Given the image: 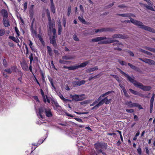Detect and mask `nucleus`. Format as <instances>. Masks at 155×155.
<instances>
[{"label": "nucleus", "mask_w": 155, "mask_h": 155, "mask_svg": "<svg viewBox=\"0 0 155 155\" xmlns=\"http://www.w3.org/2000/svg\"><path fill=\"white\" fill-rule=\"evenodd\" d=\"M154 98L153 97H151L150 101V105H153V103Z\"/></svg>", "instance_id": "nucleus-50"}, {"label": "nucleus", "mask_w": 155, "mask_h": 155, "mask_svg": "<svg viewBox=\"0 0 155 155\" xmlns=\"http://www.w3.org/2000/svg\"><path fill=\"white\" fill-rule=\"evenodd\" d=\"M73 38L76 41H80L79 39L78 38L77 36L76 35H74L73 37Z\"/></svg>", "instance_id": "nucleus-38"}, {"label": "nucleus", "mask_w": 155, "mask_h": 155, "mask_svg": "<svg viewBox=\"0 0 155 155\" xmlns=\"http://www.w3.org/2000/svg\"><path fill=\"white\" fill-rule=\"evenodd\" d=\"M89 61H86L84 62L81 63L80 64L78 65V68H81L85 67L89 63Z\"/></svg>", "instance_id": "nucleus-17"}, {"label": "nucleus", "mask_w": 155, "mask_h": 155, "mask_svg": "<svg viewBox=\"0 0 155 155\" xmlns=\"http://www.w3.org/2000/svg\"><path fill=\"white\" fill-rule=\"evenodd\" d=\"M129 18L130 20V21L129 20H125L124 22L128 23L131 22L134 25L138 26L139 28L141 29L155 33V30L153 28L148 26L144 25L143 23L140 21L134 20L131 18Z\"/></svg>", "instance_id": "nucleus-2"}, {"label": "nucleus", "mask_w": 155, "mask_h": 155, "mask_svg": "<svg viewBox=\"0 0 155 155\" xmlns=\"http://www.w3.org/2000/svg\"><path fill=\"white\" fill-rule=\"evenodd\" d=\"M5 72L4 71H3V75L4 76V77H5V78H7L8 77V75H7V74H6L5 73Z\"/></svg>", "instance_id": "nucleus-58"}, {"label": "nucleus", "mask_w": 155, "mask_h": 155, "mask_svg": "<svg viewBox=\"0 0 155 155\" xmlns=\"http://www.w3.org/2000/svg\"><path fill=\"white\" fill-rule=\"evenodd\" d=\"M21 66L24 70H26L28 68L27 64L25 62H23L21 64Z\"/></svg>", "instance_id": "nucleus-23"}, {"label": "nucleus", "mask_w": 155, "mask_h": 155, "mask_svg": "<svg viewBox=\"0 0 155 155\" xmlns=\"http://www.w3.org/2000/svg\"><path fill=\"white\" fill-rule=\"evenodd\" d=\"M145 62L149 65H155V61L150 59L146 58Z\"/></svg>", "instance_id": "nucleus-13"}, {"label": "nucleus", "mask_w": 155, "mask_h": 155, "mask_svg": "<svg viewBox=\"0 0 155 155\" xmlns=\"http://www.w3.org/2000/svg\"><path fill=\"white\" fill-rule=\"evenodd\" d=\"M110 75L113 76L114 78H115L116 80H117L119 77L116 75L114 74H110Z\"/></svg>", "instance_id": "nucleus-55"}, {"label": "nucleus", "mask_w": 155, "mask_h": 155, "mask_svg": "<svg viewBox=\"0 0 155 155\" xmlns=\"http://www.w3.org/2000/svg\"><path fill=\"white\" fill-rule=\"evenodd\" d=\"M59 62L60 63L62 64H66L67 62V61H65L63 60L62 59H60L59 61Z\"/></svg>", "instance_id": "nucleus-46"}, {"label": "nucleus", "mask_w": 155, "mask_h": 155, "mask_svg": "<svg viewBox=\"0 0 155 155\" xmlns=\"http://www.w3.org/2000/svg\"><path fill=\"white\" fill-rule=\"evenodd\" d=\"M117 69L121 73L124 75L126 77L128 80H129L130 82L132 83L135 87L139 88L140 89L145 91H149L151 89V87H150L143 85L141 83L134 80V78L133 76L132 77V78H131L129 75L122 71L120 69L118 68Z\"/></svg>", "instance_id": "nucleus-1"}, {"label": "nucleus", "mask_w": 155, "mask_h": 155, "mask_svg": "<svg viewBox=\"0 0 155 155\" xmlns=\"http://www.w3.org/2000/svg\"><path fill=\"white\" fill-rule=\"evenodd\" d=\"M46 12L47 15V16L48 18V21H50L51 23V19L50 15V13L48 9L46 10ZM50 25H51V23L50 24Z\"/></svg>", "instance_id": "nucleus-25"}, {"label": "nucleus", "mask_w": 155, "mask_h": 155, "mask_svg": "<svg viewBox=\"0 0 155 155\" xmlns=\"http://www.w3.org/2000/svg\"><path fill=\"white\" fill-rule=\"evenodd\" d=\"M117 15H119L123 17H129L130 16V14L129 13L126 14H118Z\"/></svg>", "instance_id": "nucleus-22"}, {"label": "nucleus", "mask_w": 155, "mask_h": 155, "mask_svg": "<svg viewBox=\"0 0 155 155\" xmlns=\"http://www.w3.org/2000/svg\"><path fill=\"white\" fill-rule=\"evenodd\" d=\"M74 119L80 122H83V121L80 118H74Z\"/></svg>", "instance_id": "nucleus-49"}, {"label": "nucleus", "mask_w": 155, "mask_h": 155, "mask_svg": "<svg viewBox=\"0 0 155 155\" xmlns=\"http://www.w3.org/2000/svg\"><path fill=\"white\" fill-rule=\"evenodd\" d=\"M118 61L122 65H126V62L124 61H121L120 60H118Z\"/></svg>", "instance_id": "nucleus-35"}, {"label": "nucleus", "mask_w": 155, "mask_h": 155, "mask_svg": "<svg viewBox=\"0 0 155 155\" xmlns=\"http://www.w3.org/2000/svg\"><path fill=\"white\" fill-rule=\"evenodd\" d=\"M2 64L5 67H7L8 66V64L7 61L5 59H3Z\"/></svg>", "instance_id": "nucleus-33"}, {"label": "nucleus", "mask_w": 155, "mask_h": 155, "mask_svg": "<svg viewBox=\"0 0 155 155\" xmlns=\"http://www.w3.org/2000/svg\"><path fill=\"white\" fill-rule=\"evenodd\" d=\"M129 91L131 92L133 94H134L136 95H138L141 97H142L143 95L142 94H140L139 93L137 92V91H135L131 89H129Z\"/></svg>", "instance_id": "nucleus-19"}, {"label": "nucleus", "mask_w": 155, "mask_h": 155, "mask_svg": "<svg viewBox=\"0 0 155 155\" xmlns=\"http://www.w3.org/2000/svg\"><path fill=\"white\" fill-rule=\"evenodd\" d=\"M29 12L30 14V15H32V16H33V15L34 14L33 10V9H30L29 11Z\"/></svg>", "instance_id": "nucleus-63"}, {"label": "nucleus", "mask_w": 155, "mask_h": 155, "mask_svg": "<svg viewBox=\"0 0 155 155\" xmlns=\"http://www.w3.org/2000/svg\"><path fill=\"white\" fill-rule=\"evenodd\" d=\"M111 101V99L108 100L107 97H105L104 98L102 99L99 102V104H100L101 106L105 102L106 104H109Z\"/></svg>", "instance_id": "nucleus-7"}, {"label": "nucleus", "mask_w": 155, "mask_h": 155, "mask_svg": "<svg viewBox=\"0 0 155 155\" xmlns=\"http://www.w3.org/2000/svg\"><path fill=\"white\" fill-rule=\"evenodd\" d=\"M58 96H59V97H60V98H61L62 100H63L64 102V101H65V99H66V98H64V97H63V95L62 94H59L58 95Z\"/></svg>", "instance_id": "nucleus-42"}, {"label": "nucleus", "mask_w": 155, "mask_h": 155, "mask_svg": "<svg viewBox=\"0 0 155 155\" xmlns=\"http://www.w3.org/2000/svg\"><path fill=\"white\" fill-rule=\"evenodd\" d=\"M83 95H77V94H74V95H72L71 94L70 95V97L71 98L73 99L72 101H79L82 100V99L81 97Z\"/></svg>", "instance_id": "nucleus-5"}, {"label": "nucleus", "mask_w": 155, "mask_h": 155, "mask_svg": "<svg viewBox=\"0 0 155 155\" xmlns=\"http://www.w3.org/2000/svg\"><path fill=\"white\" fill-rule=\"evenodd\" d=\"M15 32H16L17 35V36L18 37H19L20 36V32L18 30V28L17 27H15Z\"/></svg>", "instance_id": "nucleus-37"}, {"label": "nucleus", "mask_w": 155, "mask_h": 155, "mask_svg": "<svg viewBox=\"0 0 155 155\" xmlns=\"http://www.w3.org/2000/svg\"><path fill=\"white\" fill-rule=\"evenodd\" d=\"M58 34L60 35L61 33L62 27L61 23H59L58 25Z\"/></svg>", "instance_id": "nucleus-30"}, {"label": "nucleus", "mask_w": 155, "mask_h": 155, "mask_svg": "<svg viewBox=\"0 0 155 155\" xmlns=\"http://www.w3.org/2000/svg\"><path fill=\"white\" fill-rule=\"evenodd\" d=\"M29 58L30 60V63L31 64L33 60V54L32 53L31 54L30 56L29 57Z\"/></svg>", "instance_id": "nucleus-39"}, {"label": "nucleus", "mask_w": 155, "mask_h": 155, "mask_svg": "<svg viewBox=\"0 0 155 155\" xmlns=\"http://www.w3.org/2000/svg\"><path fill=\"white\" fill-rule=\"evenodd\" d=\"M100 104H99V102L97 104H96L92 108L91 110H93L94 109H97L100 106Z\"/></svg>", "instance_id": "nucleus-32"}, {"label": "nucleus", "mask_w": 155, "mask_h": 155, "mask_svg": "<svg viewBox=\"0 0 155 155\" xmlns=\"http://www.w3.org/2000/svg\"><path fill=\"white\" fill-rule=\"evenodd\" d=\"M124 95L125 96L127 97H129V95H128V94H127V91H125L124 92H123Z\"/></svg>", "instance_id": "nucleus-60"}, {"label": "nucleus", "mask_w": 155, "mask_h": 155, "mask_svg": "<svg viewBox=\"0 0 155 155\" xmlns=\"http://www.w3.org/2000/svg\"><path fill=\"white\" fill-rule=\"evenodd\" d=\"M30 47L32 51H34V52H35L36 50L34 48V46L33 45L32 46H30Z\"/></svg>", "instance_id": "nucleus-62"}, {"label": "nucleus", "mask_w": 155, "mask_h": 155, "mask_svg": "<svg viewBox=\"0 0 155 155\" xmlns=\"http://www.w3.org/2000/svg\"><path fill=\"white\" fill-rule=\"evenodd\" d=\"M50 22L49 21V28L50 29H51V27L53 28V27H54L53 26H54L55 25V24L54 23H51V25H50Z\"/></svg>", "instance_id": "nucleus-45"}, {"label": "nucleus", "mask_w": 155, "mask_h": 155, "mask_svg": "<svg viewBox=\"0 0 155 155\" xmlns=\"http://www.w3.org/2000/svg\"><path fill=\"white\" fill-rule=\"evenodd\" d=\"M118 7H119V8H127V7L126 6H125L124 5H119L118 6Z\"/></svg>", "instance_id": "nucleus-56"}, {"label": "nucleus", "mask_w": 155, "mask_h": 155, "mask_svg": "<svg viewBox=\"0 0 155 155\" xmlns=\"http://www.w3.org/2000/svg\"><path fill=\"white\" fill-rule=\"evenodd\" d=\"M46 108H44L43 107H40L39 109V112L37 114L38 115H39L41 118L43 119L44 118V116L42 114L44 111H45V109Z\"/></svg>", "instance_id": "nucleus-9"}, {"label": "nucleus", "mask_w": 155, "mask_h": 155, "mask_svg": "<svg viewBox=\"0 0 155 155\" xmlns=\"http://www.w3.org/2000/svg\"><path fill=\"white\" fill-rule=\"evenodd\" d=\"M75 58L74 56L73 55H66L62 57L63 59L71 60L74 59Z\"/></svg>", "instance_id": "nucleus-15"}, {"label": "nucleus", "mask_w": 155, "mask_h": 155, "mask_svg": "<svg viewBox=\"0 0 155 155\" xmlns=\"http://www.w3.org/2000/svg\"><path fill=\"white\" fill-rule=\"evenodd\" d=\"M3 22L4 25L5 27H8L9 25V22L7 18H3Z\"/></svg>", "instance_id": "nucleus-18"}, {"label": "nucleus", "mask_w": 155, "mask_h": 155, "mask_svg": "<svg viewBox=\"0 0 155 155\" xmlns=\"http://www.w3.org/2000/svg\"><path fill=\"white\" fill-rule=\"evenodd\" d=\"M127 52L129 54L130 56L132 57H134V54L131 51L128 50L127 51Z\"/></svg>", "instance_id": "nucleus-41"}, {"label": "nucleus", "mask_w": 155, "mask_h": 155, "mask_svg": "<svg viewBox=\"0 0 155 155\" xmlns=\"http://www.w3.org/2000/svg\"><path fill=\"white\" fill-rule=\"evenodd\" d=\"M98 68L97 66H95L93 68H89L86 70V71L87 73H90L93 72L95 70H98Z\"/></svg>", "instance_id": "nucleus-14"}, {"label": "nucleus", "mask_w": 155, "mask_h": 155, "mask_svg": "<svg viewBox=\"0 0 155 155\" xmlns=\"http://www.w3.org/2000/svg\"><path fill=\"white\" fill-rule=\"evenodd\" d=\"M95 148L98 154L101 153L103 155H105V153L103 152L107 148V146L105 143L98 142L94 144Z\"/></svg>", "instance_id": "nucleus-4"}, {"label": "nucleus", "mask_w": 155, "mask_h": 155, "mask_svg": "<svg viewBox=\"0 0 155 155\" xmlns=\"http://www.w3.org/2000/svg\"><path fill=\"white\" fill-rule=\"evenodd\" d=\"M144 48L146 50H148L151 52L155 53V48H153L150 47H148L147 46H144Z\"/></svg>", "instance_id": "nucleus-21"}, {"label": "nucleus", "mask_w": 155, "mask_h": 155, "mask_svg": "<svg viewBox=\"0 0 155 155\" xmlns=\"http://www.w3.org/2000/svg\"><path fill=\"white\" fill-rule=\"evenodd\" d=\"M79 20L84 24H87V23L85 20L84 19L83 17L79 16L78 17Z\"/></svg>", "instance_id": "nucleus-24"}, {"label": "nucleus", "mask_w": 155, "mask_h": 155, "mask_svg": "<svg viewBox=\"0 0 155 155\" xmlns=\"http://www.w3.org/2000/svg\"><path fill=\"white\" fill-rule=\"evenodd\" d=\"M124 35L120 34H115L112 36V38H124Z\"/></svg>", "instance_id": "nucleus-12"}, {"label": "nucleus", "mask_w": 155, "mask_h": 155, "mask_svg": "<svg viewBox=\"0 0 155 155\" xmlns=\"http://www.w3.org/2000/svg\"><path fill=\"white\" fill-rule=\"evenodd\" d=\"M127 112L132 113L134 112V110L133 109H127L126 110Z\"/></svg>", "instance_id": "nucleus-52"}, {"label": "nucleus", "mask_w": 155, "mask_h": 155, "mask_svg": "<svg viewBox=\"0 0 155 155\" xmlns=\"http://www.w3.org/2000/svg\"><path fill=\"white\" fill-rule=\"evenodd\" d=\"M1 13L3 16V18H7L8 17V13L7 11L5 9H3L1 11Z\"/></svg>", "instance_id": "nucleus-11"}, {"label": "nucleus", "mask_w": 155, "mask_h": 155, "mask_svg": "<svg viewBox=\"0 0 155 155\" xmlns=\"http://www.w3.org/2000/svg\"><path fill=\"white\" fill-rule=\"evenodd\" d=\"M52 32L53 35V36H57L56 35V30H55V28H53L52 29Z\"/></svg>", "instance_id": "nucleus-47"}, {"label": "nucleus", "mask_w": 155, "mask_h": 155, "mask_svg": "<svg viewBox=\"0 0 155 155\" xmlns=\"http://www.w3.org/2000/svg\"><path fill=\"white\" fill-rule=\"evenodd\" d=\"M51 64L52 68L57 70V69L55 68V66L53 63V61H51Z\"/></svg>", "instance_id": "nucleus-59"}, {"label": "nucleus", "mask_w": 155, "mask_h": 155, "mask_svg": "<svg viewBox=\"0 0 155 155\" xmlns=\"http://www.w3.org/2000/svg\"><path fill=\"white\" fill-rule=\"evenodd\" d=\"M117 44V47H120L121 48H122L124 47V45L121 43H118Z\"/></svg>", "instance_id": "nucleus-57"}, {"label": "nucleus", "mask_w": 155, "mask_h": 155, "mask_svg": "<svg viewBox=\"0 0 155 155\" xmlns=\"http://www.w3.org/2000/svg\"><path fill=\"white\" fill-rule=\"evenodd\" d=\"M114 49L115 50H117L119 51L122 50V49L119 48V47H118L114 48Z\"/></svg>", "instance_id": "nucleus-61"}, {"label": "nucleus", "mask_w": 155, "mask_h": 155, "mask_svg": "<svg viewBox=\"0 0 155 155\" xmlns=\"http://www.w3.org/2000/svg\"><path fill=\"white\" fill-rule=\"evenodd\" d=\"M48 52L50 56L52 55V51L50 47L48 46L47 47Z\"/></svg>", "instance_id": "nucleus-28"}, {"label": "nucleus", "mask_w": 155, "mask_h": 155, "mask_svg": "<svg viewBox=\"0 0 155 155\" xmlns=\"http://www.w3.org/2000/svg\"><path fill=\"white\" fill-rule=\"evenodd\" d=\"M9 38L17 43H18L19 42V40L17 38H16L14 36H10Z\"/></svg>", "instance_id": "nucleus-16"}, {"label": "nucleus", "mask_w": 155, "mask_h": 155, "mask_svg": "<svg viewBox=\"0 0 155 155\" xmlns=\"http://www.w3.org/2000/svg\"><path fill=\"white\" fill-rule=\"evenodd\" d=\"M20 21H21V24L22 25H23L24 24V21L23 19H22V18H21V17L20 18Z\"/></svg>", "instance_id": "nucleus-64"}, {"label": "nucleus", "mask_w": 155, "mask_h": 155, "mask_svg": "<svg viewBox=\"0 0 155 155\" xmlns=\"http://www.w3.org/2000/svg\"><path fill=\"white\" fill-rule=\"evenodd\" d=\"M78 68H79L78 65H75L74 66H70L69 70H75Z\"/></svg>", "instance_id": "nucleus-27"}, {"label": "nucleus", "mask_w": 155, "mask_h": 155, "mask_svg": "<svg viewBox=\"0 0 155 155\" xmlns=\"http://www.w3.org/2000/svg\"><path fill=\"white\" fill-rule=\"evenodd\" d=\"M56 37V36H53L52 38L51 37L50 38V43L52 44L54 47H56L57 45L55 40Z\"/></svg>", "instance_id": "nucleus-10"}, {"label": "nucleus", "mask_w": 155, "mask_h": 155, "mask_svg": "<svg viewBox=\"0 0 155 155\" xmlns=\"http://www.w3.org/2000/svg\"><path fill=\"white\" fill-rule=\"evenodd\" d=\"M45 110L46 115L47 117H52V114L50 109L48 108L45 109Z\"/></svg>", "instance_id": "nucleus-8"}, {"label": "nucleus", "mask_w": 155, "mask_h": 155, "mask_svg": "<svg viewBox=\"0 0 155 155\" xmlns=\"http://www.w3.org/2000/svg\"><path fill=\"white\" fill-rule=\"evenodd\" d=\"M54 104L56 108H57L58 107H61L56 102H54Z\"/></svg>", "instance_id": "nucleus-53"}, {"label": "nucleus", "mask_w": 155, "mask_h": 155, "mask_svg": "<svg viewBox=\"0 0 155 155\" xmlns=\"http://www.w3.org/2000/svg\"><path fill=\"white\" fill-rule=\"evenodd\" d=\"M126 104L128 106H129L130 107H132V103L131 101H127L126 103Z\"/></svg>", "instance_id": "nucleus-43"}, {"label": "nucleus", "mask_w": 155, "mask_h": 155, "mask_svg": "<svg viewBox=\"0 0 155 155\" xmlns=\"http://www.w3.org/2000/svg\"><path fill=\"white\" fill-rule=\"evenodd\" d=\"M5 32V30L4 29H0V36L3 35Z\"/></svg>", "instance_id": "nucleus-36"}, {"label": "nucleus", "mask_w": 155, "mask_h": 155, "mask_svg": "<svg viewBox=\"0 0 155 155\" xmlns=\"http://www.w3.org/2000/svg\"><path fill=\"white\" fill-rule=\"evenodd\" d=\"M101 97H100L97 99L94 102L95 104H97L99 103L98 102L101 100Z\"/></svg>", "instance_id": "nucleus-54"}, {"label": "nucleus", "mask_w": 155, "mask_h": 155, "mask_svg": "<svg viewBox=\"0 0 155 155\" xmlns=\"http://www.w3.org/2000/svg\"><path fill=\"white\" fill-rule=\"evenodd\" d=\"M4 71L6 72L8 74H11L12 72V71L11 69L10 68H7L4 70Z\"/></svg>", "instance_id": "nucleus-31"}, {"label": "nucleus", "mask_w": 155, "mask_h": 155, "mask_svg": "<svg viewBox=\"0 0 155 155\" xmlns=\"http://www.w3.org/2000/svg\"><path fill=\"white\" fill-rule=\"evenodd\" d=\"M86 82L85 80L75 81L72 82V84L74 87H77L84 84Z\"/></svg>", "instance_id": "nucleus-6"}, {"label": "nucleus", "mask_w": 155, "mask_h": 155, "mask_svg": "<svg viewBox=\"0 0 155 155\" xmlns=\"http://www.w3.org/2000/svg\"><path fill=\"white\" fill-rule=\"evenodd\" d=\"M51 11L53 13H54L55 12V8L54 5V3H51Z\"/></svg>", "instance_id": "nucleus-29"}, {"label": "nucleus", "mask_w": 155, "mask_h": 155, "mask_svg": "<svg viewBox=\"0 0 155 155\" xmlns=\"http://www.w3.org/2000/svg\"><path fill=\"white\" fill-rule=\"evenodd\" d=\"M112 92L113 91H108V92L105 93L104 94L101 95L100 96V97H104L106 96V95H107L109 94L112 93Z\"/></svg>", "instance_id": "nucleus-34"}, {"label": "nucleus", "mask_w": 155, "mask_h": 155, "mask_svg": "<svg viewBox=\"0 0 155 155\" xmlns=\"http://www.w3.org/2000/svg\"><path fill=\"white\" fill-rule=\"evenodd\" d=\"M99 75V74H98V75H95V76H94V77H89V80L90 81H91V80L93 78H94V79H95V78H97V76L98 75Z\"/></svg>", "instance_id": "nucleus-44"}, {"label": "nucleus", "mask_w": 155, "mask_h": 155, "mask_svg": "<svg viewBox=\"0 0 155 155\" xmlns=\"http://www.w3.org/2000/svg\"><path fill=\"white\" fill-rule=\"evenodd\" d=\"M24 6V10H25L27 8V2H25L23 4Z\"/></svg>", "instance_id": "nucleus-51"}, {"label": "nucleus", "mask_w": 155, "mask_h": 155, "mask_svg": "<svg viewBox=\"0 0 155 155\" xmlns=\"http://www.w3.org/2000/svg\"><path fill=\"white\" fill-rule=\"evenodd\" d=\"M137 151L138 153L140 154V155L141 154V149L139 146L138 148L137 149Z\"/></svg>", "instance_id": "nucleus-48"}, {"label": "nucleus", "mask_w": 155, "mask_h": 155, "mask_svg": "<svg viewBox=\"0 0 155 155\" xmlns=\"http://www.w3.org/2000/svg\"><path fill=\"white\" fill-rule=\"evenodd\" d=\"M100 29V32H101L104 31H112V29L111 28H104Z\"/></svg>", "instance_id": "nucleus-26"}, {"label": "nucleus", "mask_w": 155, "mask_h": 155, "mask_svg": "<svg viewBox=\"0 0 155 155\" xmlns=\"http://www.w3.org/2000/svg\"><path fill=\"white\" fill-rule=\"evenodd\" d=\"M106 39L107 40L103 41L98 43V44H108L115 42H119L116 39H113L112 38H107L105 36L99 37L94 38L91 40V41L96 42L102 40Z\"/></svg>", "instance_id": "nucleus-3"}, {"label": "nucleus", "mask_w": 155, "mask_h": 155, "mask_svg": "<svg viewBox=\"0 0 155 155\" xmlns=\"http://www.w3.org/2000/svg\"><path fill=\"white\" fill-rule=\"evenodd\" d=\"M128 65L130 67V68L133 70H136L137 71H139V70H140V69L139 68H138L137 67L130 63H128Z\"/></svg>", "instance_id": "nucleus-20"}, {"label": "nucleus", "mask_w": 155, "mask_h": 155, "mask_svg": "<svg viewBox=\"0 0 155 155\" xmlns=\"http://www.w3.org/2000/svg\"><path fill=\"white\" fill-rule=\"evenodd\" d=\"M71 6H68V13L67 15L68 16H69L71 12Z\"/></svg>", "instance_id": "nucleus-40"}]
</instances>
